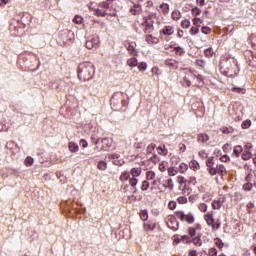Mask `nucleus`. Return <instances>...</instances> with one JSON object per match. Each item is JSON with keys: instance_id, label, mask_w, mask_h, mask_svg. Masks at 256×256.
Listing matches in <instances>:
<instances>
[{"instance_id": "nucleus-1", "label": "nucleus", "mask_w": 256, "mask_h": 256, "mask_svg": "<svg viewBox=\"0 0 256 256\" xmlns=\"http://www.w3.org/2000/svg\"><path fill=\"white\" fill-rule=\"evenodd\" d=\"M220 73L228 78H234L239 73L238 61L231 55H226L220 60Z\"/></svg>"}, {"instance_id": "nucleus-2", "label": "nucleus", "mask_w": 256, "mask_h": 256, "mask_svg": "<svg viewBox=\"0 0 256 256\" xmlns=\"http://www.w3.org/2000/svg\"><path fill=\"white\" fill-rule=\"evenodd\" d=\"M94 74H95V68L92 63L83 62L79 65V68H78L79 80L83 82L89 81L94 77Z\"/></svg>"}, {"instance_id": "nucleus-3", "label": "nucleus", "mask_w": 256, "mask_h": 256, "mask_svg": "<svg viewBox=\"0 0 256 256\" xmlns=\"http://www.w3.org/2000/svg\"><path fill=\"white\" fill-rule=\"evenodd\" d=\"M206 166H207V171L210 174V176L219 175L220 177H224V175L227 174V168H225V166L223 164L215 165L213 157L207 158Z\"/></svg>"}, {"instance_id": "nucleus-4", "label": "nucleus", "mask_w": 256, "mask_h": 256, "mask_svg": "<svg viewBox=\"0 0 256 256\" xmlns=\"http://www.w3.org/2000/svg\"><path fill=\"white\" fill-rule=\"evenodd\" d=\"M142 27H144L143 31H144V34H146L145 40L148 44L155 45L160 42L159 38L154 37L152 35L154 31V24L151 19H144L142 23Z\"/></svg>"}, {"instance_id": "nucleus-5", "label": "nucleus", "mask_w": 256, "mask_h": 256, "mask_svg": "<svg viewBox=\"0 0 256 256\" xmlns=\"http://www.w3.org/2000/svg\"><path fill=\"white\" fill-rule=\"evenodd\" d=\"M120 104H122L123 108H127L128 101L122 92H116L112 99H110V105H112L114 108H118Z\"/></svg>"}, {"instance_id": "nucleus-6", "label": "nucleus", "mask_w": 256, "mask_h": 256, "mask_svg": "<svg viewBox=\"0 0 256 256\" xmlns=\"http://www.w3.org/2000/svg\"><path fill=\"white\" fill-rule=\"evenodd\" d=\"M128 173H130V176H131L130 186L133 188L134 193H136L137 192L136 186L139 182L137 178L141 176V174L143 173V169H141V167H134Z\"/></svg>"}, {"instance_id": "nucleus-7", "label": "nucleus", "mask_w": 256, "mask_h": 256, "mask_svg": "<svg viewBox=\"0 0 256 256\" xmlns=\"http://www.w3.org/2000/svg\"><path fill=\"white\" fill-rule=\"evenodd\" d=\"M203 219L206 221L207 225L211 227L212 230H218L221 228L220 220L217 219L215 221L213 211L207 212V214L203 216Z\"/></svg>"}, {"instance_id": "nucleus-8", "label": "nucleus", "mask_w": 256, "mask_h": 256, "mask_svg": "<svg viewBox=\"0 0 256 256\" xmlns=\"http://www.w3.org/2000/svg\"><path fill=\"white\" fill-rule=\"evenodd\" d=\"M253 143L251 142H245L244 146H243V150H242V154H241V159L243 161H249L252 157H253Z\"/></svg>"}, {"instance_id": "nucleus-9", "label": "nucleus", "mask_w": 256, "mask_h": 256, "mask_svg": "<svg viewBox=\"0 0 256 256\" xmlns=\"http://www.w3.org/2000/svg\"><path fill=\"white\" fill-rule=\"evenodd\" d=\"M175 216L180 221H185L188 224H194L195 216L193 213L185 214L183 211H176Z\"/></svg>"}, {"instance_id": "nucleus-10", "label": "nucleus", "mask_w": 256, "mask_h": 256, "mask_svg": "<svg viewBox=\"0 0 256 256\" xmlns=\"http://www.w3.org/2000/svg\"><path fill=\"white\" fill-rule=\"evenodd\" d=\"M98 7L99 8H94V15H96L97 17H105L106 15H109V13H107V10L110 8L109 3H107L106 1L101 2Z\"/></svg>"}, {"instance_id": "nucleus-11", "label": "nucleus", "mask_w": 256, "mask_h": 256, "mask_svg": "<svg viewBox=\"0 0 256 256\" xmlns=\"http://www.w3.org/2000/svg\"><path fill=\"white\" fill-rule=\"evenodd\" d=\"M166 225L168 229L173 230L174 232L179 229V222L177 220V217L170 215L166 218Z\"/></svg>"}, {"instance_id": "nucleus-12", "label": "nucleus", "mask_w": 256, "mask_h": 256, "mask_svg": "<svg viewBox=\"0 0 256 256\" xmlns=\"http://www.w3.org/2000/svg\"><path fill=\"white\" fill-rule=\"evenodd\" d=\"M125 48L128 54L132 57H137L138 56V50H137V44L136 42H129L125 41Z\"/></svg>"}, {"instance_id": "nucleus-13", "label": "nucleus", "mask_w": 256, "mask_h": 256, "mask_svg": "<svg viewBox=\"0 0 256 256\" xmlns=\"http://www.w3.org/2000/svg\"><path fill=\"white\" fill-rule=\"evenodd\" d=\"M196 79V75L189 72L188 74H185V76L182 78L181 84L183 87H190L192 85L191 81Z\"/></svg>"}, {"instance_id": "nucleus-14", "label": "nucleus", "mask_w": 256, "mask_h": 256, "mask_svg": "<svg viewBox=\"0 0 256 256\" xmlns=\"http://www.w3.org/2000/svg\"><path fill=\"white\" fill-rule=\"evenodd\" d=\"M157 223L156 220L150 219L147 222L143 223L144 232H153L156 229Z\"/></svg>"}, {"instance_id": "nucleus-15", "label": "nucleus", "mask_w": 256, "mask_h": 256, "mask_svg": "<svg viewBox=\"0 0 256 256\" xmlns=\"http://www.w3.org/2000/svg\"><path fill=\"white\" fill-rule=\"evenodd\" d=\"M174 34V26L173 25H165L163 29L159 30L160 36H171Z\"/></svg>"}, {"instance_id": "nucleus-16", "label": "nucleus", "mask_w": 256, "mask_h": 256, "mask_svg": "<svg viewBox=\"0 0 256 256\" xmlns=\"http://www.w3.org/2000/svg\"><path fill=\"white\" fill-rule=\"evenodd\" d=\"M169 48L173 49V51L175 52V55L177 57H183L186 54L185 49L183 47H181V46H174V47L173 46H169Z\"/></svg>"}, {"instance_id": "nucleus-17", "label": "nucleus", "mask_w": 256, "mask_h": 256, "mask_svg": "<svg viewBox=\"0 0 256 256\" xmlns=\"http://www.w3.org/2000/svg\"><path fill=\"white\" fill-rule=\"evenodd\" d=\"M224 198L215 199L211 202V207L214 210H220L223 206Z\"/></svg>"}, {"instance_id": "nucleus-18", "label": "nucleus", "mask_w": 256, "mask_h": 256, "mask_svg": "<svg viewBox=\"0 0 256 256\" xmlns=\"http://www.w3.org/2000/svg\"><path fill=\"white\" fill-rule=\"evenodd\" d=\"M98 43V38H90L85 42V47H87L88 50H91L96 47Z\"/></svg>"}, {"instance_id": "nucleus-19", "label": "nucleus", "mask_w": 256, "mask_h": 256, "mask_svg": "<svg viewBox=\"0 0 256 256\" xmlns=\"http://www.w3.org/2000/svg\"><path fill=\"white\" fill-rule=\"evenodd\" d=\"M155 179H156V172L152 170H148L146 172V181H152V185H156L157 181Z\"/></svg>"}, {"instance_id": "nucleus-20", "label": "nucleus", "mask_w": 256, "mask_h": 256, "mask_svg": "<svg viewBox=\"0 0 256 256\" xmlns=\"http://www.w3.org/2000/svg\"><path fill=\"white\" fill-rule=\"evenodd\" d=\"M165 65L168 66L170 69L177 70L179 66V62L174 59H167L165 60Z\"/></svg>"}, {"instance_id": "nucleus-21", "label": "nucleus", "mask_w": 256, "mask_h": 256, "mask_svg": "<svg viewBox=\"0 0 256 256\" xmlns=\"http://www.w3.org/2000/svg\"><path fill=\"white\" fill-rule=\"evenodd\" d=\"M132 177H131V175H130V172H128V171H124V172H122L121 173V175H120V181L122 182V183H126L127 181H128V184H130V179H131Z\"/></svg>"}, {"instance_id": "nucleus-22", "label": "nucleus", "mask_w": 256, "mask_h": 256, "mask_svg": "<svg viewBox=\"0 0 256 256\" xmlns=\"http://www.w3.org/2000/svg\"><path fill=\"white\" fill-rule=\"evenodd\" d=\"M160 13H163L165 16L170 13V5L168 3H161L159 5Z\"/></svg>"}, {"instance_id": "nucleus-23", "label": "nucleus", "mask_w": 256, "mask_h": 256, "mask_svg": "<svg viewBox=\"0 0 256 256\" xmlns=\"http://www.w3.org/2000/svg\"><path fill=\"white\" fill-rule=\"evenodd\" d=\"M202 225L200 224H195L194 227H189L188 229V234L190 237H195L196 236V230H201Z\"/></svg>"}, {"instance_id": "nucleus-24", "label": "nucleus", "mask_w": 256, "mask_h": 256, "mask_svg": "<svg viewBox=\"0 0 256 256\" xmlns=\"http://www.w3.org/2000/svg\"><path fill=\"white\" fill-rule=\"evenodd\" d=\"M209 140V135L206 133H201L197 135L198 143L205 144Z\"/></svg>"}, {"instance_id": "nucleus-25", "label": "nucleus", "mask_w": 256, "mask_h": 256, "mask_svg": "<svg viewBox=\"0 0 256 256\" xmlns=\"http://www.w3.org/2000/svg\"><path fill=\"white\" fill-rule=\"evenodd\" d=\"M142 12V8L140 4H134L133 7L130 8V13L132 15H139Z\"/></svg>"}, {"instance_id": "nucleus-26", "label": "nucleus", "mask_w": 256, "mask_h": 256, "mask_svg": "<svg viewBox=\"0 0 256 256\" xmlns=\"http://www.w3.org/2000/svg\"><path fill=\"white\" fill-rule=\"evenodd\" d=\"M243 153V147L241 145H236L233 148V155H235L236 158H239Z\"/></svg>"}, {"instance_id": "nucleus-27", "label": "nucleus", "mask_w": 256, "mask_h": 256, "mask_svg": "<svg viewBox=\"0 0 256 256\" xmlns=\"http://www.w3.org/2000/svg\"><path fill=\"white\" fill-rule=\"evenodd\" d=\"M68 150L71 153H77L79 151V145L76 142H70L68 143Z\"/></svg>"}, {"instance_id": "nucleus-28", "label": "nucleus", "mask_w": 256, "mask_h": 256, "mask_svg": "<svg viewBox=\"0 0 256 256\" xmlns=\"http://www.w3.org/2000/svg\"><path fill=\"white\" fill-rule=\"evenodd\" d=\"M171 17L173 21H179L182 17V14L178 9H174Z\"/></svg>"}, {"instance_id": "nucleus-29", "label": "nucleus", "mask_w": 256, "mask_h": 256, "mask_svg": "<svg viewBox=\"0 0 256 256\" xmlns=\"http://www.w3.org/2000/svg\"><path fill=\"white\" fill-rule=\"evenodd\" d=\"M176 169L178 173L185 174L188 170V164L181 163L180 165H178V167H176Z\"/></svg>"}, {"instance_id": "nucleus-30", "label": "nucleus", "mask_w": 256, "mask_h": 256, "mask_svg": "<svg viewBox=\"0 0 256 256\" xmlns=\"http://www.w3.org/2000/svg\"><path fill=\"white\" fill-rule=\"evenodd\" d=\"M177 183H178V185H180V187H179L180 189H181L182 185H184L182 188V190H184L186 188L187 180L183 176H177Z\"/></svg>"}, {"instance_id": "nucleus-31", "label": "nucleus", "mask_w": 256, "mask_h": 256, "mask_svg": "<svg viewBox=\"0 0 256 256\" xmlns=\"http://www.w3.org/2000/svg\"><path fill=\"white\" fill-rule=\"evenodd\" d=\"M126 64L130 67H137L138 65V59L136 57H132L126 61Z\"/></svg>"}, {"instance_id": "nucleus-32", "label": "nucleus", "mask_w": 256, "mask_h": 256, "mask_svg": "<svg viewBox=\"0 0 256 256\" xmlns=\"http://www.w3.org/2000/svg\"><path fill=\"white\" fill-rule=\"evenodd\" d=\"M158 154L162 155V156H166L169 154V150L166 149L165 145H160L157 148Z\"/></svg>"}, {"instance_id": "nucleus-33", "label": "nucleus", "mask_w": 256, "mask_h": 256, "mask_svg": "<svg viewBox=\"0 0 256 256\" xmlns=\"http://www.w3.org/2000/svg\"><path fill=\"white\" fill-rule=\"evenodd\" d=\"M169 167V163H167V161H161L160 163H159V171L161 172V173H164L166 170H168L167 168Z\"/></svg>"}, {"instance_id": "nucleus-34", "label": "nucleus", "mask_w": 256, "mask_h": 256, "mask_svg": "<svg viewBox=\"0 0 256 256\" xmlns=\"http://www.w3.org/2000/svg\"><path fill=\"white\" fill-rule=\"evenodd\" d=\"M192 243L196 245L197 247H200L203 245L202 236L198 235L197 237L192 239Z\"/></svg>"}, {"instance_id": "nucleus-35", "label": "nucleus", "mask_w": 256, "mask_h": 256, "mask_svg": "<svg viewBox=\"0 0 256 256\" xmlns=\"http://www.w3.org/2000/svg\"><path fill=\"white\" fill-rule=\"evenodd\" d=\"M164 187L167 188L169 191H173L174 190V182L172 179H168L166 180Z\"/></svg>"}, {"instance_id": "nucleus-36", "label": "nucleus", "mask_w": 256, "mask_h": 256, "mask_svg": "<svg viewBox=\"0 0 256 256\" xmlns=\"http://www.w3.org/2000/svg\"><path fill=\"white\" fill-rule=\"evenodd\" d=\"M190 169H192L193 171H198L200 169V164L197 160H192L190 162Z\"/></svg>"}, {"instance_id": "nucleus-37", "label": "nucleus", "mask_w": 256, "mask_h": 256, "mask_svg": "<svg viewBox=\"0 0 256 256\" xmlns=\"http://www.w3.org/2000/svg\"><path fill=\"white\" fill-rule=\"evenodd\" d=\"M151 184L149 183V180H143L140 186L141 191H147Z\"/></svg>"}, {"instance_id": "nucleus-38", "label": "nucleus", "mask_w": 256, "mask_h": 256, "mask_svg": "<svg viewBox=\"0 0 256 256\" xmlns=\"http://www.w3.org/2000/svg\"><path fill=\"white\" fill-rule=\"evenodd\" d=\"M167 170L169 177H175L179 173L178 169H175L174 167H169Z\"/></svg>"}, {"instance_id": "nucleus-39", "label": "nucleus", "mask_w": 256, "mask_h": 256, "mask_svg": "<svg viewBox=\"0 0 256 256\" xmlns=\"http://www.w3.org/2000/svg\"><path fill=\"white\" fill-rule=\"evenodd\" d=\"M141 221H148V211L147 210H141L139 213Z\"/></svg>"}, {"instance_id": "nucleus-40", "label": "nucleus", "mask_w": 256, "mask_h": 256, "mask_svg": "<svg viewBox=\"0 0 256 256\" xmlns=\"http://www.w3.org/2000/svg\"><path fill=\"white\" fill-rule=\"evenodd\" d=\"M192 22H193V25L196 26L197 28H200L203 24V20L198 17H194Z\"/></svg>"}, {"instance_id": "nucleus-41", "label": "nucleus", "mask_w": 256, "mask_h": 256, "mask_svg": "<svg viewBox=\"0 0 256 256\" xmlns=\"http://www.w3.org/2000/svg\"><path fill=\"white\" fill-rule=\"evenodd\" d=\"M192 16L198 17L200 14H202V9L198 7H194L191 9Z\"/></svg>"}, {"instance_id": "nucleus-42", "label": "nucleus", "mask_w": 256, "mask_h": 256, "mask_svg": "<svg viewBox=\"0 0 256 256\" xmlns=\"http://www.w3.org/2000/svg\"><path fill=\"white\" fill-rule=\"evenodd\" d=\"M83 21H84V18L83 16H79V15H76L73 19V23H75L76 25H81L83 24Z\"/></svg>"}, {"instance_id": "nucleus-43", "label": "nucleus", "mask_w": 256, "mask_h": 256, "mask_svg": "<svg viewBox=\"0 0 256 256\" xmlns=\"http://www.w3.org/2000/svg\"><path fill=\"white\" fill-rule=\"evenodd\" d=\"M34 164V158H31V157H26L25 160H24V165L26 167H31L33 166Z\"/></svg>"}, {"instance_id": "nucleus-44", "label": "nucleus", "mask_w": 256, "mask_h": 256, "mask_svg": "<svg viewBox=\"0 0 256 256\" xmlns=\"http://www.w3.org/2000/svg\"><path fill=\"white\" fill-rule=\"evenodd\" d=\"M137 66H138V70L140 72H145L147 70V67H148L146 62H140V63H138Z\"/></svg>"}, {"instance_id": "nucleus-45", "label": "nucleus", "mask_w": 256, "mask_h": 256, "mask_svg": "<svg viewBox=\"0 0 256 256\" xmlns=\"http://www.w3.org/2000/svg\"><path fill=\"white\" fill-rule=\"evenodd\" d=\"M177 203L180 205H186L188 203V199L186 196H180L177 198Z\"/></svg>"}, {"instance_id": "nucleus-46", "label": "nucleus", "mask_w": 256, "mask_h": 256, "mask_svg": "<svg viewBox=\"0 0 256 256\" xmlns=\"http://www.w3.org/2000/svg\"><path fill=\"white\" fill-rule=\"evenodd\" d=\"M213 55H214V51H213L212 47H209V48L204 50V56L213 57Z\"/></svg>"}, {"instance_id": "nucleus-47", "label": "nucleus", "mask_w": 256, "mask_h": 256, "mask_svg": "<svg viewBox=\"0 0 256 256\" xmlns=\"http://www.w3.org/2000/svg\"><path fill=\"white\" fill-rule=\"evenodd\" d=\"M198 208H199V211L202 212V213H206L207 210H208V206L206 203H200L198 205Z\"/></svg>"}, {"instance_id": "nucleus-48", "label": "nucleus", "mask_w": 256, "mask_h": 256, "mask_svg": "<svg viewBox=\"0 0 256 256\" xmlns=\"http://www.w3.org/2000/svg\"><path fill=\"white\" fill-rule=\"evenodd\" d=\"M255 174L249 173L248 175H246L245 177V181L246 183H251L255 181Z\"/></svg>"}, {"instance_id": "nucleus-49", "label": "nucleus", "mask_w": 256, "mask_h": 256, "mask_svg": "<svg viewBox=\"0 0 256 256\" xmlns=\"http://www.w3.org/2000/svg\"><path fill=\"white\" fill-rule=\"evenodd\" d=\"M190 25H191V22H190V20H188V19H185V20H183V21L181 22V27H182L183 29H188V28H190Z\"/></svg>"}, {"instance_id": "nucleus-50", "label": "nucleus", "mask_w": 256, "mask_h": 256, "mask_svg": "<svg viewBox=\"0 0 256 256\" xmlns=\"http://www.w3.org/2000/svg\"><path fill=\"white\" fill-rule=\"evenodd\" d=\"M181 241L185 244H189L192 242L191 236L183 235L181 236Z\"/></svg>"}, {"instance_id": "nucleus-51", "label": "nucleus", "mask_w": 256, "mask_h": 256, "mask_svg": "<svg viewBox=\"0 0 256 256\" xmlns=\"http://www.w3.org/2000/svg\"><path fill=\"white\" fill-rule=\"evenodd\" d=\"M97 168L101 171H104L107 169V164L106 162L104 161H100L98 164H97Z\"/></svg>"}, {"instance_id": "nucleus-52", "label": "nucleus", "mask_w": 256, "mask_h": 256, "mask_svg": "<svg viewBox=\"0 0 256 256\" xmlns=\"http://www.w3.org/2000/svg\"><path fill=\"white\" fill-rule=\"evenodd\" d=\"M253 186H254V183L246 182V183L243 185V190H244V191H251V189H253Z\"/></svg>"}, {"instance_id": "nucleus-53", "label": "nucleus", "mask_w": 256, "mask_h": 256, "mask_svg": "<svg viewBox=\"0 0 256 256\" xmlns=\"http://www.w3.org/2000/svg\"><path fill=\"white\" fill-rule=\"evenodd\" d=\"M211 32H212V30L208 26H203L201 28V33L204 35H209V34H211Z\"/></svg>"}, {"instance_id": "nucleus-54", "label": "nucleus", "mask_w": 256, "mask_h": 256, "mask_svg": "<svg viewBox=\"0 0 256 256\" xmlns=\"http://www.w3.org/2000/svg\"><path fill=\"white\" fill-rule=\"evenodd\" d=\"M222 149H223L224 153H230L232 150L231 144H229V143L224 144Z\"/></svg>"}, {"instance_id": "nucleus-55", "label": "nucleus", "mask_w": 256, "mask_h": 256, "mask_svg": "<svg viewBox=\"0 0 256 256\" xmlns=\"http://www.w3.org/2000/svg\"><path fill=\"white\" fill-rule=\"evenodd\" d=\"M151 73L155 74L157 77H159L162 74V72H161L159 67L151 68Z\"/></svg>"}, {"instance_id": "nucleus-56", "label": "nucleus", "mask_w": 256, "mask_h": 256, "mask_svg": "<svg viewBox=\"0 0 256 256\" xmlns=\"http://www.w3.org/2000/svg\"><path fill=\"white\" fill-rule=\"evenodd\" d=\"M251 126V120H244L241 127L242 129H248Z\"/></svg>"}, {"instance_id": "nucleus-57", "label": "nucleus", "mask_w": 256, "mask_h": 256, "mask_svg": "<svg viewBox=\"0 0 256 256\" xmlns=\"http://www.w3.org/2000/svg\"><path fill=\"white\" fill-rule=\"evenodd\" d=\"M150 161L156 165L157 163L160 162V158H159V156L154 154V155L151 156Z\"/></svg>"}, {"instance_id": "nucleus-58", "label": "nucleus", "mask_w": 256, "mask_h": 256, "mask_svg": "<svg viewBox=\"0 0 256 256\" xmlns=\"http://www.w3.org/2000/svg\"><path fill=\"white\" fill-rule=\"evenodd\" d=\"M155 147H156V144H154V143L149 144L147 147V153L152 154L153 151L155 150Z\"/></svg>"}, {"instance_id": "nucleus-59", "label": "nucleus", "mask_w": 256, "mask_h": 256, "mask_svg": "<svg viewBox=\"0 0 256 256\" xmlns=\"http://www.w3.org/2000/svg\"><path fill=\"white\" fill-rule=\"evenodd\" d=\"M215 245L219 248V249H222L224 247V243L222 242L221 239L219 238H216L215 239Z\"/></svg>"}, {"instance_id": "nucleus-60", "label": "nucleus", "mask_w": 256, "mask_h": 256, "mask_svg": "<svg viewBox=\"0 0 256 256\" xmlns=\"http://www.w3.org/2000/svg\"><path fill=\"white\" fill-rule=\"evenodd\" d=\"M177 208V202H174V201H170L169 203H168V209L169 210H175Z\"/></svg>"}, {"instance_id": "nucleus-61", "label": "nucleus", "mask_w": 256, "mask_h": 256, "mask_svg": "<svg viewBox=\"0 0 256 256\" xmlns=\"http://www.w3.org/2000/svg\"><path fill=\"white\" fill-rule=\"evenodd\" d=\"M208 256H217V250L215 247H211L209 250H208Z\"/></svg>"}, {"instance_id": "nucleus-62", "label": "nucleus", "mask_w": 256, "mask_h": 256, "mask_svg": "<svg viewBox=\"0 0 256 256\" xmlns=\"http://www.w3.org/2000/svg\"><path fill=\"white\" fill-rule=\"evenodd\" d=\"M219 161L227 163L231 161V158L228 155H223L222 157L219 158Z\"/></svg>"}, {"instance_id": "nucleus-63", "label": "nucleus", "mask_w": 256, "mask_h": 256, "mask_svg": "<svg viewBox=\"0 0 256 256\" xmlns=\"http://www.w3.org/2000/svg\"><path fill=\"white\" fill-rule=\"evenodd\" d=\"M220 131L224 134H230L233 133V129L232 128H228V127H224L222 129H220Z\"/></svg>"}, {"instance_id": "nucleus-64", "label": "nucleus", "mask_w": 256, "mask_h": 256, "mask_svg": "<svg viewBox=\"0 0 256 256\" xmlns=\"http://www.w3.org/2000/svg\"><path fill=\"white\" fill-rule=\"evenodd\" d=\"M199 33V27H192L190 29V34L191 35H197Z\"/></svg>"}]
</instances>
